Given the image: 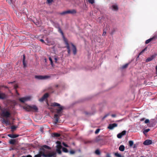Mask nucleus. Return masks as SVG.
<instances>
[{
  "label": "nucleus",
  "mask_w": 157,
  "mask_h": 157,
  "mask_svg": "<svg viewBox=\"0 0 157 157\" xmlns=\"http://www.w3.org/2000/svg\"><path fill=\"white\" fill-rule=\"evenodd\" d=\"M114 155L115 156H117V157H124V156H121V155L119 154L118 152L115 153Z\"/></svg>",
  "instance_id": "obj_26"
},
{
  "label": "nucleus",
  "mask_w": 157,
  "mask_h": 157,
  "mask_svg": "<svg viewBox=\"0 0 157 157\" xmlns=\"http://www.w3.org/2000/svg\"><path fill=\"white\" fill-rule=\"evenodd\" d=\"M7 136L13 138H15L18 137L19 136V135L12 134H9Z\"/></svg>",
  "instance_id": "obj_16"
},
{
  "label": "nucleus",
  "mask_w": 157,
  "mask_h": 157,
  "mask_svg": "<svg viewBox=\"0 0 157 157\" xmlns=\"http://www.w3.org/2000/svg\"><path fill=\"white\" fill-rule=\"evenodd\" d=\"M14 88L15 89H16L17 88H18V86L17 85H15L14 86Z\"/></svg>",
  "instance_id": "obj_47"
},
{
  "label": "nucleus",
  "mask_w": 157,
  "mask_h": 157,
  "mask_svg": "<svg viewBox=\"0 0 157 157\" xmlns=\"http://www.w3.org/2000/svg\"><path fill=\"white\" fill-rule=\"evenodd\" d=\"M3 121L5 124H9V121L7 119H4L3 120Z\"/></svg>",
  "instance_id": "obj_27"
},
{
  "label": "nucleus",
  "mask_w": 157,
  "mask_h": 157,
  "mask_svg": "<svg viewBox=\"0 0 157 157\" xmlns=\"http://www.w3.org/2000/svg\"><path fill=\"white\" fill-rule=\"evenodd\" d=\"M145 123L146 124L147 123V119L145 120Z\"/></svg>",
  "instance_id": "obj_59"
},
{
  "label": "nucleus",
  "mask_w": 157,
  "mask_h": 157,
  "mask_svg": "<svg viewBox=\"0 0 157 157\" xmlns=\"http://www.w3.org/2000/svg\"><path fill=\"white\" fill-rule=\"evenodd\" d=\"M128 65V63H126L125 65L122 66L121 68L122 69L126 68Z\"/></svg>",
  "instance_id": "obj_24"
},
{
  "label": "nucleus",
  "mask_w": 157,
  "mask_h": 157,
  "mask_svg": "<svg viewBox=\"0 0 157 157\" xmlns=\"http://www.w3.org/2000/svg\"><path fill=\"white\" fill-rule=\"evenodd\" d=\"M56 151L59 154H61L62 153L61 150L56 149Z\"/></svg>",
  "instance_id": "obj_39"
},
{
  "label": "nucleus",
  "mask_w": 157,
  "mask_h": 157,
  "mask_svg": "<svg viewBox=\"0 0 157 157\" xmlns=\"http://www.w3.org/2000/svg\"><path fill=\"white\" fill-rule=\"evenodd\" d=\"M156 38H157L156 37L153 36L152 37L148 39V44L151 41L155 40Z\"/></svg>",
  "instance_id": "obj_19"
},
{
  "label": "nucleus",
  "mask_w": 157,
  "mask_h": 157,
  "mask_svg": "<svg viewBox=\"0 0 157 157\" xmlns=\"http://www.w3.org/2000/svg\"><path fill=\"white\" fill-rule=\"evenodd\" d=\"M14 150V148H10V151H11V150Z\"/></svg>",
  "instance_id": "obj_62"
},
{
  "label": "nucleus",
  "mask_w": 157,
  "mask_h": 157,
  "mask_svg": "<svg viewBox=\"0 0 157 157\" xmlns=\"http://www.w3.org/2000/svg\"><path fill=\"white\" fill-rule=\"evenodd\" d=\"M23 65H24V67H26V64L25 63V61H23Z\"/></svg>",
  "instance_id": "obj_42"
},
{
  "label": "nucleus",
  "mask_w": 157,
  "mask_h": 157,
  "mask_svg": "<svg viewBox=\"0 0 157 157\" xmlns=\"http://www.w3.org/2000/svg\"><path fill=\"white\" fill-rule=\"evenodd\" d=\"M40 41L41 42H42L43 43H45V42L44 40L43 39H41L40 40Z\"/></svg>",
  "instance_id": "obj_50"
},
{
  "label": "nucleus",
  "mask_w": 157,
  "mask_h": 157,
  "mask_svg": "<svg viewBox=\"0 0 157 157\" xmlns=\"http://www.w3.org/2000/svg\"><path fill=\"white\" fill-rule=\"evenodd\" d=\"M58 32L59 33H60L62 35L63 37L64 41L65 42V44L66 45V47L69 46V43H68V40L67 39H66V38H65L64 37L63 33L60 27H59L58 28Z\"/></svg>",
  "instance_id": "obj_4"
},
{
  "label": "nucleus",
  "mask_w": 157,
  "mask_h": 157,
  "mask_svg": "<svg viewBox=\"0 0 157 157\" xmlns=\"http://www.w3.org/2000/svg\"><path fill=\"white\" fill-rule=\"evenodd\" d=\"M150 83H151L150 82H148V85H150Z\"/></svg>",
  "instance_id": "obj_64"
},
{
  "label": "nucleus",
  "mask_w": 157,
  "mask_h": 157,
  "mask_svg": "<svg viewBox=\"0 0 157 157\" xmlns=\"http://www.w3.org/2000/svg\"><path fill=\"white\" fill-rule=\"evenodd\" d=\"M144 118H141V119H140V121H144Z\"/></svg>",
  "instance_id": "obj_55"
},
{
  "label": "nucleus",
  "mask_w": 157,
  "mask_h": 157,
  "mask_svg": "<svg viewBox=\"0 0 157 157\" xmlns=\"http://www.w3.org/2000/svg\"><path fill=\"white\" fill-rule=\"evenodd\" d=\"M25 54L23 55V61H25Z\"/></svg>",
  "instance_id": "obj_48"
},
{
  "label": "nucleus",
  "mask_w": 157,
  "mask_h": 157,
  "mask_svg": "<svg viewBox=\"0 0 157 157\" xmlns=\"http://www.w3.org/2000/svg\"><path fill=\"white\" fill-rule=\"evenodd\" d=\"M14 82H15V81H13V82H8V83H9V84H10V83L13 84Z\"/></svg>",
  "instance_id": "obj_58"
},
{
  "label": "nucleus",
  "mask_w": 157,
  "mask_h": 157,
  "mask_svg": "<svg viewBox=\"0 0 157 157\" xmlns=\"http://www.w3.org/2000/svg\"><path fill=\"white\" fill-rule=\"evenodd\" d=\"M12 0H7V2L10 4H11Z\"/></svg>",
  "instance_id": "obj_43"
},
{
  "label": "nucleus",
  "mask_w": 157,
  "mask_h": 157,
  "mask_svg": "<svg viewBox=\"0 0 157 157\" xmlns=\"http://www.w3.org/2000/svg\"><path fill=\"white\" fill-rule=\"evenodd\" d=\"M16 93L17 94H18V95H19V93H18V92H17V90H16Z\"/></svg>",
  "instance_id": "obj_61"
},
{
  "label": "nucleus",
  "mask_w": 157,
  "mask_h": 157,
  "mask_svg": "<svg viewBox=\"0 0 157 157\" xmlns=\"http://www.w3.org/2000/svg\"><path fill=\"white\" fill-rule=\"evenodd\" d=\"M47 41V43L45 44L47 45H50L54 44V42L53 41L49 40L48 38H47L46 40Z\"/></svg>",
  "instance_id": "obj_12"
},
{
  "label": "nucleus",
  "mask_w": 157,
  "mask_h": 157,
  "mask_svg": "<svg viewBox=\"0 0 157 157\" xmlns=\"http://www.w3.org/2000/svg\"><path fill=\"white\" fill-rule=\"evenodd\" d=\"M100 130V129H97L96 130V131H95V134H97V133H98L99 132Z\"/></svg>",
  "instance_id": "obj_41"
},
{
  "label": "nucleus",
  "mask_w": 157,
  "mask_h": 157,
  "mask_svg": "<svg viewBox=\"0 0 157 157\" xmlns=\"http://www.w3.org/2000/svg\"><path fill=\"white\" fill-rule=\"evenodd\" d=\"M62 150L64 152L67 153L68 152V150L65 147H63L62 148Z\"/></svg>",
  "instance_id": "obj_30"
},
{
  "label": "nucleus",
  "mask_w": 157,
  "mask_h": 157,
  "mask_svg": "<svg viewBox=\"0 0 157 157\" xmlns=\"http://www.w3.org/2000/svg\"><path fill=\"white\" fill-rule=\"evenodd\" d=\"M106 157H111L109 153H107L106 155Z\"/></svg>",
  "instance_id": "obj_49"
},
{
  "label": "nucleus",
  "mask_w": 157,
  "mask_h": 157,
  "mask_svg": "<svg viewBox=\"0 0 157 157\" xmlns=\"http://www.w3.org/2000/svg\"><path fill=\"white\" fill-rule=\"evenodd\" d=\"M106 34V32L105 31H104V30H103V34H102V36H104Z\"/></svg>",
  "instance_id": "obj_51"
},
{
  "label": "nucleus",
  "mask_w": 157,
  "mask_h": 157,
  "mask_svg": "<svg viewBox=\"0 0 157 157\" xmlns=\"http://www.w3.org/2000/svg\"><path fill=\"white\" fill-rule=\"evenodd\" d=\"M49 60H50V61L51 64L52 66H53V61H52V58L50 57H49Z\"/></svg>",
  "instance_id": "obj_32"
},
{
  "label": "nucleus",
  "mask_w": 157,
  "mask_h": 157,
  "mask_svg": "<svg viewBox=\"0 0 157 157\" xmlns=\"http://www.w3.org/2000/svg\"><path fill=\"white\" fill-rule=\"evenodd\" d=\"M66 47L67 48V52L68 54L69 55H70L71 54V50H70V46L67 47Z\"/></svg>",
  "instance_id": "obj_25"
},
{
  "label": "nucleus",
  "mask_w": 157,
  "mask_h": 157,
  "mask_svg": "<svg viewBox=\"0 0 157 157\" xmlns=\"http://www.w3.org/2000/svg\"><path fill=\"white\" fill-rule=\"evenodd\" d=\"M16 142V140L14 139H11L9 141V143L10 144H15Z\"/></svg>",
  "instance_id": "obj_20"
},
{
  "label": "nucleus",
  "mask_w": 157,
  "mask_h": 157,
  "mask_svg": "<svg viewBox=\"0 0 157 157\" xmlns=\"http://www.w3.org/2000/svg\"><path fill=\"white\" fill-rule=\"evenodd\" d=\"M126 131L125 130L121 132V134L122 135V136L126 134Z\"/></svg>",
  "instance_id": "obj_37"
},
{
  "label": "nucleus",
  "mask_w": 157,
  "mask_h": 157,
  "mask_svg": "<svg viewBox=\"0 0 157 157\" xmlns=\"http://www.w3.org/2000/svg\"><path fill=\"white\" fill-rule=\"evenodd\" d=\"M152 142L151 140H148V145L151 144H152Z\"/></svg>",
  "instance_id": "obj_36"
},
{
  "label": "nucleus",
  "mask_w": 157,
  "mask_h": 157,
  "mask_svg": "<svg viewBox=\"0 0 157 157\" xmlns=\"http://www.w3.org/2000/svg\"><path fill=\"white\" fill-rule=\"evenodd\" d=\"M111 116L112 117H115L116 116V115L115 114H113L111 115Z\"/></svg>",
  "instance_id": "obj_52"
},
{
  "label": "nucleus",
  "mask_w": 157,
  "mask_h": 157,
  "mask_svg": "<svg viewBox=\"0 0 157 157\" xmlns=\"http://www.w3.org/2000/svg\"><path fill=\"white\" fill-rule=\"evenodd\" d=\"M112 7L113 9L114 10H117L118 9V6L116 5H113Z\"/></svg>",
  "instance_id": "obj_28"
},
{
  "label": "nucleus",
  "mask_w": 157,
  "mask_h": 157,
  "mask_svg": "<svg viewBox=\"0 0 157 157\" xmlns=\"http://www.w3.org/2000/svg\"><path fill=\"white\" fill-rule=\"evenodd\" d=\"M71 44L73 47L72 51L73 54L74 55H75L77 53V49L75 46L72 43H71Z\"/></svg>",
  "instance_id": "obj_14"
},
{
  "label": "nucleus",
  "mask_w": 157,
  "mask_h": 157,
  "mask_svg": "<svg viewBox=\"0 0 157 157\" xmlns=\"http://www.w3.org/2000/svg\"><path fill=\"white\" fill-rule=\"evenodd\" d=\"M109 115V114H106L102 118V119H104L107 116H108Z\"/></svg>",
  "instance_id": "obj_45"
},
{
  "label": "nucleus",
  "mask_w": 157,
  "mask_h": 157,
  "mask_svg": "<svg viewBox=\"0 0 157 157\" xmlns=\"http://www.w3.org/2000/svg\"><path fill=\"white\" fill-rule=\"evenodd\" d=\"M16 13L17 14V15L18 16H20L21 15H20V14H19V13H18V14H17V12H16Z\"/></svg>",
  "instance_id": "obj_56"
},
{
  "label": "nucleus",
  "mask_w": 157,
  "mask_h": 157,
  "mask_svg": "<svg viewBox=\"0 0 157 157\" xmlns=\"http://www.w3.org/2000/svg\"><path fill=\"white\" fill-rule=\"evenodd\" d=\"M51 106L54 107H58V109H56V110H57L56 113L59 115L57 114H55L54 116V124H56L58 122L59 117L61 116V115L60 114V113L63 109V106H61L60 104L56 102H54L52 103V104Z\"/></svg>",
  "instance_id": "obj_2"
},
{
  "label": "nucleus",
  "mask_w": 157,
  "mask_h": 157,
  "mask_svg": "<svg viewBox=\"0 0 157 157\" xmlns=\"http://www.w3.org/2000/svg\"><path fill=\"white\" fill-rule=\"evenodd\" d=\"M10 115V113L6 111H3L2 113V115L3 117H6L7 118L9 117Z\"/></svg>",
  "instance_id": "obj_8"
},
{
  "label": "nucleus",
  "mask_w": 157,
  "mask_h": 157,
  "mask_svg": "<svg viewBox=\"0 0 157 157\" xmlns=\"http://www.w3.org/2000/svg\"><path fill=\"white\" fill-rule=\"evenodd\" d=\"M53 1V0H47V3L48 4H51Z\"/></svg>",
  "instance_id": "obj_38"
},
{
  "label": "nucleus",
  "mask_w": 157,
  "mask_h": 157,
  "mask_svg": "<svg viewBox=\"0 0 157 157\" xmlns=\"http://www.w3.org/2000/svg\"><path fill=\"white\" fill-rule=\"evenodd\" d=\"M56 143L57 144L56 146V149L61 150L62 148L61 142L59 141H57L56 142Z\"/></svg>",
  "instance_id": "obj_15"
},
{
  "label": "nucleus",
  "mask_w": 157,
  "mask_h": 157,
  "mask_svg": "<svg viewBox=\"0 0 157 157\" xmlns=\"http://www.w3.org/2000/svg\"><path fill=\"white\" fill-rule=\"evenodd\" d=\"M125 149V147L124 145H121L119 147V150L121 151H124Z\"/></svg>",
  "instance_id": "obj_18"
},
{
  "label": "nucleus",
  "mask_w": 157,
  "mask_h": 157,
  "mask_svg": "<svg viewBox=\"0 0 157 157\" xmlns=\"http://www.w3.org/2000/svg\"><path fill=\"white\" fill-rule=\"evenodd\" d=\"M156 123V120L155 119H152L149 121L148 119V126L150 127L154 126Z\"/></svg>",
  "instance_id": "obj_5"
},
{
  "label": "nucleus",
  "mask_w": 157,
  "mask_h": 157,
  "mask_svg": "<svg viewBox=\"0 0 157 157\" xmlns=\"http://www.w3.org/2000/svg\"><path fill=\"white\" fill-rule=\"evenodd\" d=\"M147 47H146L144 49H143L141 52L139 54V55L136 58V60L138 59V58H139V56L142 54L143 52H144L145 51Z\"/></svg>",
  "instance_id": "obj_21"
},
{
  "label": "nucleus",
  "mask_w": 157,
  "mask_h": 157,
  "mask_svg": "<svg viewBox=\"0 0 157 157\" xmlns=\"http://www.w3.org/2000/svg\"><path fill=\"white\" fill-rule=\"evenodd\" d=\"M48 93H46L41 98L39 99V101L40 102L43 101L45 99L48 98Z\"/></svg>",
  "instance_id": "obj_11"
},
{
  "label": "nucleus",
  "mask_w": 157,
  "mask_h": 157,
  "mask_svg": "<svg viewBox=\"0 0 157 157\" xmlns=\"http://www.w3.org/2000/svg\"><path fill=\"white\" fill-rule=\"evenodd\" d=\"M50 77V76L48 75H36L35 78L39 79H44L49 78Z\"/></svg>",
  "instance_id": "obj_7"
},
{
  "label": "nucleus",
  "mask_w": 157,
  "mask_h": 157,
  "mask_svg": "<svg viewBox=\"0 0 157 157\" xmlns=\"http://www.w3.org/2000/svg\"><path fill=\"white\" fill-rule=\"evenodd\" d=\"M95 153L97 155H100L101 154L100 151L98 149L96 150L95 151Z\"/></svg>",
  "instance_id": "obj_29"
},
{
  "label": "nucleus",
  "mask_w": 157,
  "mask_h": 157,
  "mask_svg": "<svg viewBox=\"0 0 157 157\" xmlns=\"http://www.w3.org/2000/svg\"><path fill=\"white\" fill-rule=\"evenodd\" d=\"M155 69L156 70V73H157V65L156 66Z\"/></svg>",
  "instance_id": "obj_60"
},
{
  "label": "nucleus",
  "mask_w": 157,
  "mask_h": 157,
  "mask_svg": "<svg viewBox=\"0 0 157 157\" xmlns=\"http://www.w3.org/2000/svg\"><path fill=\"white\" fill-rule=\"evenodd\" d=\"M24 108L28 111H33L37 112L38 108L35 105H27L24 107Z\"/></svg>",
  "instance_id": "obj_3"
},
{
  "label": "nucleus",
  "mask_w": 157,
  "mask_h": 157,
  "mask_svg": "<svg viewBox=\"0 0 157 157\" xmlns=\"http://www.w3.org/2000/svg\"><path fill=\"white\" fill-rule=\"evenodd\" d=\"M117 124L116 123H113L112 124H110L108 127V128L112 130L114 127L117 126Z\"/></svg>",
  "instance_id": "obj_13"
},
{
  "label": "nucleus",
  "mask_w": 157,
  "mask_h": 157,
  "mask_svg": "<svg viewBox=\"0 0 157 157\" xmlns=\"http://www.w3.org/2000/svg\"><path fill=\"white\" fill-rule=\"evenodd\" d=\"M54 59L55 60V62L56 63H57V59L56 58H54Z\"/></svg>",
  "instance_id": "obj_53"
},
{
  "label": "nucleus",
  "mask_w": 157,
  "mask_h": 157,
  "mask_svg": "<svg viewBox=\"0 0 157 157\" xmlns=\"http://www.w3.org/2000/svg\"><path fill=\"white\" fill-rule=\"evenodd\" d=\"M26 157H32V156L30 155H27Z\"/></svg>",
  "instance_id": "obj_57"
},
{
  "label": "nucleus",
  "mask_w": 157,
  "mask_h": 157,
  "mask_svg": "<svg viewBox=\"0 0 157 157\" xmlns=\"http://www.w3.org/2000/svg\"><path fill=\"white\" fill-rule=\"evenodd\" d=\"M144 134L146 136H147V129H146L144 130L143 132Z\"/></svg>",
  "instance_id": "obj_34"
},
{
  "label": "nucleus",
  "mask_w": 157,
  "mask_h": 157,
  "mask_svg": "<svg viewBox=\"0 0 157 157\" xmlns=\"http://www.w3.org/2000/svg\"><path fill=\"white\" fill-rule=\"evenodd\" d=\"M76 10H67L64 11L62 13H60L59 14L62 15H64L67 14L71 13L72 14H74L76 13Z\"/></svg>",
  "instance_id": "obj_6"
},
{
  "label": "nucleus",
  "mask_w": 157,
  "mask_h": 157,
  "mask_svg": "<svg viewBox=\"0 0 157 157\" xmlns=\"http://www.w3.org/2000/svg\"><path fill=\"white\" fill-rule=\"evenodd\" d=\"M62 144L64 146H65V147H69V146L67 144H66L64 142H63Z\"/></svg>",
  "instance_id": "obj_40"
},
{
  "label": "nucleus",
  "mask_w": 157,
  "mask_h": 157,
  "mask_svg": "<svg viewBox=\"0 0 157 157\" xmlns=\"http://www.w3.org/2000/svg\"><path fill=\"white\" fill-rule=\"evenodd\" d=\"M89 3L93 4L94 3V0H87Z\"/></svg>",
  "instance_id": "obj_33"
},
{
  "label": "nucleus",
  "mask_w": 157,
  "mask_h": 157,
  "mask_svg": "<svg viewBox=\"0 0 157 157\" xmlns=\"http://www.w3.org/2000/svg\"><path fill=\"white\" fill-rule=\"evenodd\" d=\"M145 43H146V44H147V40H146L145 41Z\"/></svg>",
  "instance_id": "obj_63"
},
{
  "label": "nucleus",
  "mask_w": 157,
  "mask_h": 157,
  "mask_svg": "<svg viewBox=\"0 0 157 157\" xmlns=\"http://www.w3.org/2000/svg\"><path fill=\"white\" fill-rule=\"evenodd\" d=\"M45 149H51V147L46 145H43L40 149L39 154L35 155L34 157H41L42 156L44 157H56V153L54 152H49L46 151Z\"/></svg>",
  "instance_id": "obj_1"
},
{
  "label": "nucleus",
  "mask_w": 157,
  "mask_h": 157,
  "mask_svg": "<svg viewBox=\"0 0 157 157\" xmlns=\"http://www.w3.org/2000/svg\"><path fill=\"white\" fill-rule=\"evenodd\" d=\"M122 136V135H121V133H119L117 135V137L118 138H121Z\"/></svg>",
  "instance_id": "obj_35"
},
{
  "label": "nucleus",
  "mask_w": 157,
  "mask_h": 157,
  "mask_svg": "<svg viewBox=\"0 0 157 157\" xmlns=\"http://www.w3.org/2000/svg\"><path fill=\"white\" fill-rule=\"evenodd\" d=\"M30 97L29 96H28L25 97L21 98H19V101L22 103H24L25 101L29 100L30 99Z\"/></svg>",
  "instance_id": "obj_9"
},
{
  "label": "nucleus",
  "mask_w": 157,
  "mask_h": 157,
  "mask_svg": "<svg viewBox=\"0 0 157 157\" xmlns=\"http://www.w3.org/2000/svg\"><path fill=\"white\" fill-rule=\"evenodd\" d=\"M2 87H4V88H8V87H7L6 86H2Z\"/></svg>",
  "instance_id": "obj_54"
},
{
  "label": "nucleus",
  "mask_w": 157,
  "mask_h": 157,
  "mask_svg": "<svg viewBox=\"0 0 157 157\" xmlns=\"http://www.w3.org/2000/svg\"><path fill=\"white\" fill-rule=\"evenodd\" d=\"M7 95L5 93L0 92V99H5L7 98Z\"/></svg>",
  "instance_id": "obj_10"
},
{
  "label": "nucleus",
  "mask_w": 157,
  "mask_h": 157,
  "mask_svg": "<svg viewBox=\"0 0 157 157\" xmlns=\"http://www.w3.org/2000/svg\"><path fill=\"white\" fill-rule=\"evenodd\" d=\"M17 128V126H16L15 125L12 126L11 127V131L12 132H13L14 130H15V129Z\"/></svg>",
  "instance_id": "obj_23"
},
{
  "label": "nucleus",
  "mask_w": 157,
  "mask_h": 157,
  "mask_svg": "<svg viewBox=\"0 0 157 157\" xmlns=\"http://www.w3.org/2000/svg\"><path fill=\"white\" fill-rule=\"evenodd\" d=\"M52 135L54 137H58L60 136V134L57 133H54L52 134Z\"/></svg>",
  "instance_id": "obj_22"
},
{
  "label": "nucleus",
  "mask_w": 157,
  "mask_h": 157,
  "mask_svg": "<svg viewBox=\"0 0 157 157\" xmlns=\"http://www.w3.org/2000/svg\"><path fill=\"white\" fill-rule=\"evenodd\" d=\"M145 145H147V140H146L143 143Z\"/></svg>",
  "instance_id": "obj_44"
},
{
  "label": "nucleus",
  "mask_w": 157,
  "mask_h": 157,
  "mask_svg": "<svg viewBox=\"0 0 157 157\" xmlns=\"http://www.w3.org/2000/svg\"><path fill=\"white\" fill-rule=\"evenodd\" d=\"M156 56V55H153L149 57H148V62L152 60Z\"/></svg>",
  "instance_id": "obj_17"
},
{
  "label": "nucleus",
  "mask_w": 157,
  "mask_h": 157,
  "mask_svg": "<svg viewBox=\"0 0 157 157\" xmlns=\"http://www.w3.org/2000/svg\"><path fill=\"white\" fill-rule=\"evenodd\" d=\"M70 153L72 154H74L75 153V151L73 150H71L70 151Z\"/></svg>",
  "instance_id": "obj_46"
},
{
  "label": "nucleus",
  "mask_w": 157,
  "mask_h": 157,
  "mask_svg": "<svg viewBox=\"0 0 157 157\" xmlns=\"http://www.w3.org/2000/svg\"><path fill=\"white\" fill-rule=\"evenodd\" d=\"M129 145L130 146H132L133 144V142L132 140H130L129 141Z\"/></svg>",
  "instance_id": "obj_31"
}]
</instances>
